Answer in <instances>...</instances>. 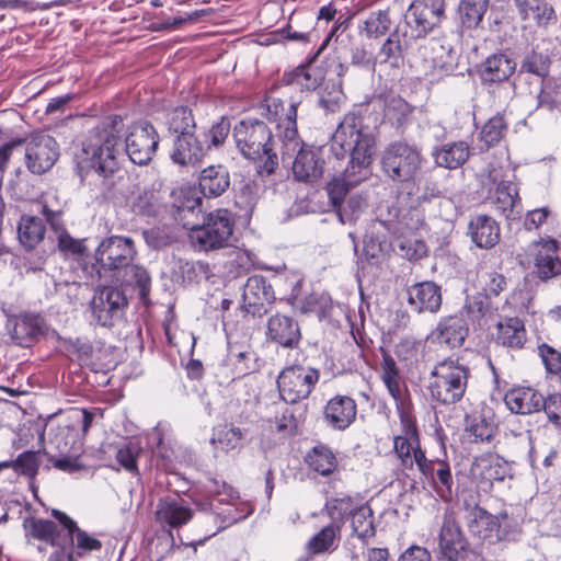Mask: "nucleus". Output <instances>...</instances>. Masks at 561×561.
<instances>
[{
    "label": "nucleus",
    "mask_w": 561,
    "mask_h": 561,
    "mask_svg": "<svg viewBox=\"0 0 561 561\" xmlns=\"http://www.w3.org/2000/svg\"><path fill=\"white\" fill-rule=\"evenodd\" d=\"M466 525L468 531L478 540L495 543L501 539L499 518L484 508L473 505L466 510Z\"/></svg>",
    "instance_id": "20"
},
{
    "label": "nucleus",
    "mask_w": 561,
    "mask_h": 561,
    "mask_svg": "<svg viewBox=\"0 0 561 561\" xmlns=\"http://www.w3.org/2000/svg\"><path fill=\"white\" fill-rule=\"evenodd\" d=\"M57 245L65 256H79L85 251L82 241L72 238L67 230H61L57 236Z\"/></svg>",
    "instance_id": "63"
},
{
    "label": "nucleus",
    "mask_w": 561,
    "mask_h": 561,
    "mask_svg": "<svg viewBox=\"0 0 561 561\" xmlns=\"http://www.w3.org/2000/svg\"><path fill=\"white\" fill-rule=\"evenodd\" d=\"M523 28L535 32L556 23L557 14L548 0H514Z\"/></svg>",
    "instance_id": "18"
},
{
    "label": "nucleus",
    "mask_w": 561,
    "mask_h": 561,
    "mask_svg": "<svg viewBox=\"0 0 561 561\" xmlns=\"http://www.w3.org/2000/svg\"><path fill=\"white\" fill-rule=\"evenodd\" d=\"M233 139L241 154L256 163L261 176H268L278 167L274 151L273 134L268 126L256 118H245L233 127Z\"/></svg>",
    "instance_id": "5"
},
{
    "label": "nucleus",
    "mask_w": 561,
    "mask_h": 561,
    "mask_svg": "<svg viewBox=\"0 0 561 561\" xmlns=\"http://www.w3.org/2000/svg\"><path fill=\"white\" fill-rule=\"evenodd\" d=\"M400 419L402 433L393 438V450L405 470L425 468V451L421 448L419 431L414 415H405Z\"/></svg>",
    "instance_id": "12"
},
{
    "label": "nucleus",
    "mask_w": 561,
    "mask_h": 561,
    "mask_svg": "<svg viewBox=\"0 0 561 561\" xmlns=\"http://www.w3.org/2000/svg\"><path fill=\"white\" fill-rule=\"evenodd\" d=\"M154 515L160 525L179 528L193 518L194 512L183 497L174 494L158 501Z\"/></svg>",
    "instance_id": "21"
},
{
    "label": "nucleus",
    "mask_w": 561,
    "mask_h": 561,
    "mask_svg": "<svg viewBox=\"0 0 561 561\" xmlns=\"http://www.w3.org/2000/svg\"><path fill=\"white\" fill-rule=\"evenodd\" d=\"M167 126L174 137L195 134L196 122L193 112L187 106H178L168 114Z\"/></svg>",
    "instance_id": "40"
},
{
    "label": "nucleus",
    "mask_w": 561,
    "mask_h": 561,
    "mask_svg": "<svg viewBox=\"0 0 561 561\" xmlns=\"http://www.w3.org/2000/svg\"><path fill=\"white\" fill-rule=\"evenodd\" d=\"M439 547L447 560L455 559L466 548V541L459 528L447 520L444 523L439 535Z\"/></svg>",
    "instance_id": "41"
},
{
    "label": "nucleus",
    "mask_w": 561,
    "mask_h": 561,
    "mask_svg": "<svg viewBox=\"0 0 561 561\" xmlns=\"http://www.w3.org/2000/svg\"><path fill=\"white\" fill-rule=\"evenodd\" d=\"M206 490L220 503L230 504L231 501H236L239 499L238 492L234 491V489L231 485L216 478H211L208 480L206 484Z\"/></svg>",
    "instance_id": "60"
},
{
    "label": "nucleus",
    "mask_w": 561,
    "mask_h": 561,
    "mask_svg": "<svg viewBox=\"0 0 561 561\" xmlns=\"http://www.w3.org/2000/svg\"><path fill=\"white\" fill-rule=\"evenodd\" d=\"M422 150L407 141H393L381 153L383 175L396 183L414 181L422 169Z\"/></svg>",
    "instance_id": "8"
},
{
    "label": "nucleus",
    "mask_w": 561,
    "mask_h": 561,
    "mask_svg": "<svg viewBox=\"0 0 561 561\" xmlns=\"http://www.w3.org/2000/svg\"><path fill=\"white\" fill-rule=\"evenodd\" d=\"M442 302V288L434 282H421L408 288V304L417 313H437Z\"/></svg>",
    "instance_id": "24"
},
{
    "label": "nucleus",
    "mask_w": 561,
    "mask_h": 561,
    "mask_svg": "<svg viewBox=\"0 0 561 561\" xmlns=\"http://www.w3.org/2000/svg\"><path fill=\"white\" fill-rule=\"evenodd\" d=\"M55 520L28 517L23 522L26 542L38 540L51 547H64L69 550V561H79L100 552L102 542L80 529L77 523L66 513L53 510Z\"/></svg>",
    "instance_id": "2"
},
{
    "label": "nucleus",
    "mask_w": 561,
    "mask_h": 561,
    "mask_svg": "<svg viewBox=\"0 0 561 561\" xmlns=\"http://www.w3.org/2000/svg\"><path fill=\"white\" fill-rule=\"evenodd\" d=\"M428 480L437 495L445 502L453 497L454 479L448 462L444 460H428L425 458V468L419 469Z\"/></svg>",
    "instance_id": "31"
},
{
    "label": "nucleus",
    "mask_w": 561,
    "mask_h": 561,
    "mask_svg": "<svg viewBox=\"0 0 561 561\" xmlns=\"http://www.w3.org/2000/svg\"><path fill=\"white\" fill-rule=\"evenodd\" d=\"M7 330L16 345L28 347L44 333V321L37 314H18L8 319Z\"/></svg>",
    "instance_id": "22"
},
{
    "label": "nucleus",
    "mask_w": 561,
    "mask_h": 561,
    "mask_svg": "<svg viewBox=\"0 0 561 561\" xmlns=\"http://www.w3.org/2000/svg\"><path fill=\"white\" fill-rule=\"evenodd\" d=\"M489 8V0H461L458 7L460 24L472 30L480 25Z\"/></svg>",
    "instance_id": "43"
},
{
    "label": "nucleus",
    "mask_w": 561,
    "mask_h": 561,
    "mask_svg": "<svg viewBox=\"0 0 561 561\" xmlns=\"http://www.w3.org/2000/svg\"><path fill=\"white\" fill-rule=\"evenodd\" d=\"M319 377V371L311 367L290 366L285 368L277 379L280 398L290 404L308 398Z\"/></svg>",
    "instance_id": "13"
},
{
    "label": "nucleus",
    "mask_w": 561,
    "mask_h": 561,
    "mask_svg": "<svg viewBox=\"0 0 561 561\" xmlns=\"http://www.w3.org/2000/svg\"><path fill=\"white\" fill-rule=\"evenodd\" d=\"M254 511V506L250 502H238L233 503V501L228 504V507L225 510V519L224 522L227 525L234 524L237 522L245 519L250 516Z\"/></svg>",
    "instance_id": "64"
},
{
    "label": "nucleus",
    "mask_w": 561,
    "mask_h": 561,
    "mask_svg": "<svg viewBox=\"0 0 561 561\" xmlns=\"http://www.w3.org/2000/svg\"><path fill=\"white\" fill-rule=\"evenodd\" d=\"M157 446L153 448L157 466L165 472H171L174 469V451L163 443L160 433L157 434Z\"/></svg>",
    "instance_id": "62"
},
{
    "label": "nucleus",
    "mask_w": 561,
    "mask_h": 561,
    "mask_svg": "<svg viewBox=\"0 0 561 561\" xmlns=\"http://www.w3.org/2000/svg\"><path fill=\"white\" fill-rule=\"evenodd\" d=\"M360 503L355 501L350 495H343L333 497L327 501L324 510L328 515L334 520L333 523H343L345 516H352V514L359 507Z\"/></svg>",
    "instance_id": "50"
},
{
    "label": "nucleus",
    "mask_w": 561,
    "mask_h": 561,
    "mask_svg": "<svg viewBox=\"0 0 561 561\" xmlns=\"http://www.w3.org/2000/svg\"><path fill=\"white\" fill-rule=\"evenodd\" d=\"M537 100L539 107L561 110V79L553 77L543 79Z\"/></svg>",
    "instance_id": "47"
},
{
    "label": "nucleus",
    "mask_w": 561,
    "mask_h": 561,
    "mask_svg": "<svg viewBox=\"0 0 561 561\" xmlns=\"http://www.w3.org/2000/svg\"><path fill=\"white\" fill-rule=\"evenodd\" d=\"M141 453V447L134 442H129L116 451V460L128 472L138 474L137 459Z\"/></svg>",
    "instance_id": "54"
},
{
    "label": "nucleus",
    "mask_w": 561,
    "mask_h": 561,
    "mask_svg": "<svg viewBox=\"0 0 561 561\" xmlns=\"http://www.w3.org/2000/svg\"><path fill=\"white\" fill-rule=\"evenodd\" d=\"M516 70V62L506 54H493L479 67L478 73L481 83L493 85L508 81Z\"/></svg>",
    "instance_id": "30"
},
{
    "label": "nucleus",
    "mask_w": 561,
    "mask_h": 561,
    "mask_svg": "<svg viewBox=\"0 0 561 561\" xmlns=\"http://www.w3.org/2000/svg\"><path fill=\"white\" fill-rule=\"evenodd\" d=\"M160 206V192L153 187H144L142 190H139L130 202V207L135 214L148 217L156 216Z\"/></svg>",
    "instance_id": "44"
},
{
    "label": "nucleus",
    "mask_w": 561,
    "mask_h": 561,
    "mask_svg": "<svg viewBox=\"0 0 561 561\" xmlns=\"http://www.w3.org/2000/svg\"><path fill=\"white\" fill-rule=\"evenodd\" d=\"M508 131V123L504 114L496 113L490 117L481 127L479 133L480 149L488 150L500 145L506 137Z\"/></svg>",
    "instance_id": "38"
},
{
    "label": "nucleus",
    "mask_w": 561,
    "mask_h": 561,
    "mask_svg": "<svg viewBox=\"0 0 561 561\" xmlns=\"http://www.w3.org/2000/svg\"><path fill=\"white\" fill-rule=\"evenodd\" d=\"M230 186V175L221 164L209 165L198 176V187L205 197H218Z\"/></svg>",
    "instance_id": "34"
},
{
    "label": "nucleus",
    "mask_w": 561,
    "mask_h": 561,
    "mask_svg": "<svg viewBox=\"0 0 561 561\" xmlns=\"http://www.w3.org/2000/svg\"><path fill=\"white\" fill-rule=\"evenodd\" d=\"M234 217L228 209L209 213L202 226L192 229V242L202 251L227 248L231 244Z\"/></svg>",
    "instance_id": "10"
},
{
    "label": "nucleus",
    "mask_w": 561,
    "mask_h": 561,
    "mask_svg": "<svg viewBox=\"0 0 561 561\" xmlns=\"http://www.w3.org/2000/svg\"><path fill=\"white\" fill-rule=\"evenodd\" d=\"M357 415V404L348 396H335L331 398L323 410L324 422L336 431H344L351 426Z\"/></svg>",
    "instance_id": "28"
},
{
    "label": "nucleus",
    "mask_w": 561,
    "mask_h": 561,
    "mask_svg": "<svg viewBox=\"0 0 561 561\" xmlns=\"http://www.w3.org/2000/svg\"><path fill=\"white\" fill-rule=\"evenodd\" d=\"M445 14V0H414L404 20L414 38H424L437 27Z\"/></svg>",
    "instance_id": "14"
},
{
    "label": "nucleus",
    "mask_w": 561,
    "mask_h": 561,
    "mask_svg": "<svg viewBox=\"0 0 561 561\" xmlns=\"http://www.w3.org/2000/svg\"><path fill=\"white\" fill-rule=\"evenodd\" d=\"M123 127L121 116H108L90 131L83 144V153L89 160V165L105 180L107 187L114 184L108 179L118 171L116 152Z\"/></svg>",
    "instance_id": "4"
},
{
    "label": "nucleus",
    "mask_w": 561,
    "mask_h": 561,
    "mask_svg": "<svg viewBox=\"0 0 561 561\" xmlns=\"http://www.w3.org/2000/svg\"><path fill=\"white\" fill-rule=\"evenodd\" d=\"M243 309L253 317H262L274 302L275 295L267 279L261 275L248 278L243 288Z\"/></svg>",
    "instance_id": "17"
},
{
    "label": "nucleus",
    "mask_w": 561,
    "mask_h": 561,
    "mask_svg": "<svg viewBox=\"0 0 561 561\" xmlns=\"http://www.w3.org/2000/svg\"><path fill=\"white\" fill-rule=\"evenodd\" d=\"M266 328L267 340L280 347H297L301 340L298 322L287 314L276 313L272 316Z\"/></svg>",
    "instance_id": "23"
},
{
    "label": "nucleus",
    "mask_w": 561,
    "mask_h": 561,
    "mask_svg": "<svg viewBox=\"0 0 561 561\" xmlns=\"http://www.w3.org/2000/svg\"><path fill=\"white\" fill-rule=\"evenodd\" d=\"M375 147V137L363 125V118L354 113L346 114L332 136L331 151L336 159L350 157L351 169L346 168L345 178L329 182L327 191L332 206H341L350 187L366 178Z\"/></svg>",
    "instance_id": "1"
},
{
    "label": "nucleus",
    "mask_w": 561,
    "mask_h": 561,
    "mask_svg": "<svg viewBox=\"0 0 561 561\" xmlns=\"http://www.w3.org/2000/svg\"><path fill=\"white\" fill-rule=\"evenodd\" d=\"M293 176L298 182L313 183L323 174L324 161L311 147H302L290 160Z\"/></svg>",
    "instance_id": "26"
},
{
    "label": "nucleus",
    "mask_w": 561,
    "mask_h": 561,
    "mask_svg": "<svg viewBox=\"0 0 561 561\" xmlns=\"http://www.w3.org/2000/svg\"><path fill=\"white\" fill-rule=\"evenodd\" d=\"M470 474L479 486L486 491L493 482H501L510 476V467L497 455L484 454L474 458Z\"/></svg>",
    "instance_id": "19"
},
{
    "label": "nucleus",
    "mask_w": 561,
    "mask_h": 561,
    "mask_svg": "<svg viewBox=\"0 0 561 561\" xmlns=\"http://www.w3.org/2000/svg\"><path fill=\"white\" fill-rule=\"evenodd\" d=\"M340 524L332 523L323 527L308 542V549L311 553L318 554L330 551L335 548V541L340 534Z\"/></svg>",
    "instance_id": "48"
},
{
    "label": "nucleus",
    "mask_w": 561,
    "mask_h": 561,
    "mask_svg": "<svg viewBox=\"0 0 561 561\" xmlns=\"http://www.w3.org/2000/svg\"><path fill=\"white\" fill-rule=\"evenodd\" d=\"M537 350L547 374L561 376V351L547 343L539 344Z\"/></svg>",
    "instance_id": "55"
},
{
    "label": "nucleus",
    "mask_w": 561,
    "mask_h": 561,
    "mask_svg": "<svg viewBox=\"0 0 561 561\" xmlns=\"http://www.w3.org/2000/svg\"><path fill=\"white\" fill-rule=\"evenodd\" d=\"M320 76L311 68H297L291 75L290 84H296L301 90L311 91L319 87Z\"/></svg>",
    "instance_id": "59"
},
{
    "label": "nucleus",
    "mask_w": 561,
    "mask_h": 561,
    "mask_svg": "<svg viewBox=\"0 0 561 561\" xmlns=\"http://www.w3.org/2000/svg\"><path fill=\"white\" fill-rule=\"evenodd\" d=\"M159 141L154 126L149 122H139L130 128L125 139V150L135 164L146 165L154 157Z\"/></svg>",
    "instance_id": "15"
},
{
    "label": "nucleus",
    "mask_w": 561,
    "mask_h": 561,
    "mask_svg": "<svg viewBox=\"0 0 561 561\" xmlns=\"http://www.w3.org/2000/svg\"><path fill=\"white\" fill-rule=\"evenodd\" d=\"M432 156L436 165L449 170L461 167L470 156V147L463 140L453 141L434 148Z\"/></svg>",
    "instance_id": "36"
},
{
    "label": "nucleus",
    "mask_w": 561,
    "mask_h": 561,
    "mask_svg": "<svg viewBox=\"0 0 561 561\" xmlns=\"http://www.w3.org/2000/svg\"><path fill=\"white\" fill-rule=\"evenodd\" d=\"M551 60L548 55L538 51L528 53L520 65V72L535 75L542 81L548 78Z\"/></svg>",
    "instance_id": "52"
},
{
    "label": "nucleus",
    "mask_w": 561,
    "mask_h": 561,
    "mask_svg": "<svg viewBox=\"0 0 561 561\" xmlns=\"http://www.w3.org/2000/svg\"><path fill=\"white\" fill-rule=\"evenodd\" d=\"M351 525L353 534L363 541L374 537L376 530L373 522V510L366 504H360L351 516Z\"/></svg>",
    "instance_id": "46"
},
{
    "label": "nucleus",
    "mask_w": 561,
    "mask_h": 561,
    "mask_svg": "<svg viewBox=\"0 0 561 561\" xmlns=\"http://www.w3.org/2000/svg\"><path fill=\"white\" fill-rule=\"evenodd\" d=\"M381 379L389 394L394 400L399 417L413 415L408 388L404 381L401 380L393 359H385Z\"/></svg>",
    "instance_id": "27"
},
{
    "label": "nucleus",
    "mask_w": 561,
    "mask_h": 561,
    "mask_svg": "<svg viewBox=\"0 0 561 561\" xmlns=\"http://www.w3.org/2000/svg\"><path fill=\"white\" fill-rule=\"evenodd\" d=\"M504 401L506 407L516 414H531L541 411L543 396L530 387H517L510 390Z\"/></svg>",
    "instance_id": "33"
},
{
    "label": "nucleus",
    "mask_w": 561,
    "mask_h": 561,
    "mask_svg": "<svg viewBox=\"0 0 561 561\" xmlns=\"http://www.w3.org/2000/svg\"><path fill=\"white\" fill-rule=\"evenodd\" d=\"M535 272L541 280H548L561 274V257L557 240L548 238L538 242V250L535 254Z\"/></svg>",
    "instance_id": "29"
},
{
    "label": "nucleus",
    "mask_w": 561,
    "mask_h": 561,
    "mask_svg": "<svg viewBox=\"0 0 561 561\" xmlns=\"http://www.w3.org/2000/svg\"><path fill=\"white\" fill-rule=\"evenodd\" d=\"M469 377V367L458 357L437 362L431 371L428 383L431 398L443 405L458 403L467 391Z\"/></svg>",
    "instance_id": "7"
},
{
    "label": "nucleus",
    "mask_w": 561,
    "mask_h": 561,
    "mask_svg": "<svg viewBox=\"0 0 561 561\" xmlns=\"http://www.w3.org/2000/svg\"><path fill=\"white\" fill-rule=\"evenodd\" d=\"M345 94L342 90L341 82L333 83L331 90L327 85L320 95L319 103L327 111L334 113L345 103Z\"/></svg>",
    "instance_id": "58"
},
{
    "label": "nucleus",
    "mask_w": 561,
    "mask_h": 561,
    "mask_svg": "<svg viewBox=\"0 0 561 561\" xmlns=\"http://www.w3.org/2000/svg\"><path fill=\"white\" fill-rule=\"evenodd\" d=\"M495 431L494 424L482 416H473L468 423V432L474 442H491Z\"/></svg>",
    "instance_id": "57"
},
{
    "label": "nucleus",
    "mask_w": 561,
    "mask_h": 561,
    "mask_svg": "<svg viewBox=\"0 0 561 561\" xmlns=\"http://www.w3.org/2000/svg\"><path fill=\"white\" fill-rule=\"evenodd\" d=\"M332 305L329 298L324 296L310 295L306 298L301 306L304 313H314L320 320L327 318L330 314Z\"/></svg>",
    "instance_id": "61"
},
{
    "label": "nucleus",
    "mask_w": 561,
    "mask_h": 561,
    "mask_svg": "<svg viewBox=\"0 0 561 561\" xmlns=\"http://www.w3.org/2000/svg\"><path fill=\"white\" fill-rule=\"evenodd\" d=\"M482 309L483 302L474 300L466 304L457 313L442 317L431 333L432 341L449 348L462 346L469 334V325L480 319Z\"/></svg>",
    "instance_id": "9"
},
{
    "label": "nucleus",
    "mask_w": 561,
    "mask_h": 561,
    "mask_svg": "<svg viewBox=\"0 0 561 561\" xmlns=\"http://www.w3.org/2000/svg\"><path fill=\"white\" fill-rule=\"evenodd\" d=\"M27 169L34 174H43L55 164L58 146L49 135H35L23 149Z\"/></svg>",
    "instance_id": "16"
},
{
    "label": "nucleus",
    "mask_w": 561,
    "mask_h": 561,
    "mask_svg": "<svg viewBox=\"0 0 561 561\" xmlns=\"http://www.w3.org/2000/svg\"><path fill=\"white\" fill-rule=\"evenodd\" d=\"M301 100L290 96L288 100L268 95L264 99L263 115L270 122H276L277 139L280 144V154L284 163H289L295 152L305 147L297 130V107Z\"/></svg>",
    "instance_id": "6"
},
{
    "label": "nucleus",
    "mask_w": 561,
    "mask_h": 561,
    "mask_svg": "<svg viewBox=\"0 0 561 561\" xmlns=\"http://www.w3.org/2000/svg\"><path fill=\"white\" fill-rule=\"evenodd\" d=\"M308 468L323 477L331 476L337 469V458L334 451L324 444H318L306 455Z\"/></svg>",
    "instance_id": "37"
},
{
    "label": "nucleus",
    "mask_w": 561,
    "mask_h": 561,
    "mask_svg": "<svg viewBox=\"0 0 561 561\" xmlns=\"http://www.w3.org/2000/svg\"><path fill=\"white\" fill-rule=\"evenodd\" d=\"M207 152L206 146L196 134L176 136L172 140L170 159L180 167H196L202 163Z\"/></svg>",
    "instance_id": "25"
},
{
    "label": "nucleus",
    "mask_w": 561,
    "mask_h": 561,
    "mask_svg": "<svg viewBox=\"0 0 561 561\" xmlns=\"http://www.w3.org/2000/svg\"><path fill=\"white\" fill-rule=\"evenodd\" d=\"M260 185L251 179H242L234 192V204L250 217L260 199Z\"/></svg>",
    "instance_id": "42"
},
{
    "label": "nucleus",
    "mask_w": 561,
    "mask_h": 561,
    "mask_svg": "<svg viewBox=\"0 0 561 561\" xmlns=\"http://www.w3.org/2000/svg\"><path fill=\"white\" fill-rule=\"evenodd\" d=\"M244 438L245 433L240 427L225 425L213 434L210 442L215 448L230 451L241 448Z\"/></svg>",
    "instance_id": "45"
},
{
    "label": "nucleus",
    "mask_w": 561,
    "mask_h": 561,
    "mask_svg": "<svg viewBox=\"0 0 561 561\" xmlns=\"http://www.w3.org/2000/svg\"><path fill=\"white\" fill-rule=\"evenodd\" d=\"M468 234L478 248L492 249L500 241V226L489 215H476L469 221Z\"/></svg>",
    "instance_id": "32"
},
{
    "label": "nucleus",
    "mask_w": 561,
    "mask_h": 561,
    "mask_svg": "<svg viewBox=\"0 0 561 561\" xmlns=\"http://www.w3.org/2000/svg\"><path fill=\"white\" fill-rule=\"evenodd\" d=\"M128 306L124 291L115 286L95 289L90 301L92 321L104 328H112L121 321Z\"/></svg>",
    "instance_id": "11"
},
{
    "label": "nucleus",
    "mask_w": 561,
    "mask_h": 561,
    "mask_svg": "<svg viewBox=\"0 0 561 561\" xmlns=\"http://www.w3.org/2000/svg\"><path fill=\"white\" fill-rule=\"evenodd\" d=\"M46 232L44 221L35 216H22L18 224V237L23 247L34 249Z\"/></svg>",
    "instance_id": "39"
},
{
    "label": "nucleus",
    "mask_w": 561,
    "mask_h": 561,
    "mask_svg": "<svg viewBox=\"0 0 561 561\" xmlns=\"http://www.w3.org/2000/svg\"><path fill=\"white\" fill-rule=\"evenodd\" d=\"M391 26V19L388 10L371 12L364 21L363 32L368 38H379L385 35Z\"/></svg>",
    "instance_id": "51"
},
{
    "label": "nucleus",
    "mask_w": 561,
    "mask_h": 561,
    "mask_svg": "<svg viewBox=\"0 0 561 561\" xmlns=\"http://www.w3.org/2000/svg\"><path fill=\"white\" fill-rule=\"evenodd\" d=\"M404 45L402 43V35L396 30L385 43L381 45L379 55L382 57V62H389L392 66H398L403 58Z\"/></svg>",
    "instance_id": "53"
},
{
    "label": "nucleus",
    "mask_w": 561,
    "mask_h": 561,
    "mask_svg": "<svg viewBox=\"0 0 561 561\" xmlns=\"http://www.w3.org/2000/svg\"><path fill=\"white\" fill-rule=\"evenodd\" d=\"M137 255L135 242L125 236L103 239L94 253L96 271L101 277H110L119 285L137 288L139 296L149 295L151 277L147 270L134 263Z\"/></svg>",
    "instance_id": "3"
},
{
    "label": "nucleus",
    "mask_w": 561,
    "mask_h": 561,
    "mask_svg": "<svg viewBox=\"0 0 561 561\" xmlns=\"http://www.w3.org/2000/svg\"><path fill=\"white\" fill-rule=\"evenodd\" d=\"M39 466L41 458L38 451H24L14 460V471L31 479L35 478Z\"/></svg>",
    "instance_id": "56"
},
{
    "label": "nucleus",
    "mask_w": 561,
    "mask_h": 561,
    "mask_svg": "<svg viewBox=\"0 0 561 561\" xmlns=\"http://www.w3.org/2000/svg\"><path fill=\"white\" fill-rule=\"evenodd\" d=\"M519 203L516 185L511 181L501 182L495 190V206L506 217H510Z\"/></svg>",
    "instance_id": "49"
},
{
    "label": "nucleus",
    "mask_w": 561,
    "mask_h": 561,
    "mask_svg": "<svg viewBox=\"0 0 561 561\" xmlns=\"http://www.w3.org/2000/svg\"><path fill=\"white\" fill-rule=\"evenodd\" d=\"M495 341L512 350H522L527 342V332L519 318H505L496 324Z\"/></svg>",
    "instance_id": "35"
}]
</instances>
